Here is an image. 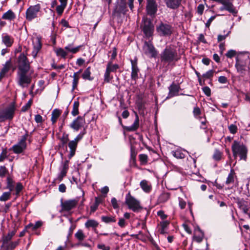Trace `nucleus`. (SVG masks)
Segmentation results:
<instances>
[{
    "label": "nucleus",
    "mask_w": 250,
    "mask_h": 250,
    "mask_svg": "<svg viewBox=\"0 0 250 250\" xmlns=\"http://www.w3.org/2000/svg\"><path fill=\"white\" fill-rule=\"evenodd\" d=\"M30 63L24 54L18 58V83L22 87H27L31 82V76L26 74L30 70Z\"/></svg>",
    "instance_id": "obj_1"
},
{
    "label": "nucleus",
    "mask_w": 250,
    "mask_h": 250,
    "mask_svg": "<svg viewBox=\"0 0 250 250\" xmlns=\"http://www.w3.org/2000/svg\"><path fill=\"white\" fill-rule=\"evenodd\" d=\"M160 57L161 62L164 65L174 63L180 59L176 50L170 47H167L161 52Z\"/></svg>",
    "instance_id": "obj_2"
},
{
    "label": "nucleus",
    "mask_w": 250,
    "mask_h": 250,
    "mask_svg": "<svg viewBox=\"0 0 250 250\" xmlns=\"http://www.w3.org/2000/svg\"><path fill=\"white\" fill-rule=\"evenodd\" d=\"M125 203L129 209L135 212L139 211L142 208L140 201L132 196L130 192L125 195Z\"/></svg>",
    "instance_id": "obj_3"
},
{
    "label": "nucleus",
    "mask_w": 250,
    "mask_h": 250,
    "mask_svg": "<svg viewBox=\"0 0 250 250\" xmlns=\"http://www.w3.org/2000/svg\"><path fill=\"white\" fill-rule=\"evenodd\" d=\"M157 33L160 36L168 37L173 32V27L171 24L167 22L161 21L156 26Z\"/></svg>",
    "instance_id": "obj_4"
},
{
    "label": "nucleus",
    "mask_w": 250,
    "mask_h": 250,
    "mask_svg": "<svg viewBox=\"0 0 250 250\" xmlns=\"http://www.w3.org/2000/svg\"><path fill=\"white\" fill-rule=\"evenodd\" d=\"M15 110L14 103H12L5 109L0 110V123L7 120H12L14 117Z\"/></svg>",
    "instance_id": "obj_5"
},
{
    "label": "nucleus",
    "mask_w": 250,
    "mask_h": 250,
    "mask_svg": "<svg viewBox=\"0 0 250 250\" xmlns=\"http://www.w3.org/2000/svg\"><path fill=\"white\" fill-rule=\"evenodd\" d=\"M249 57L247 54H240L236 57L235 66L238 73L244 74L246 70L247 63L246 61Z\"/></svg>",
    "instance_id": "obj_6"
},
{
    "label": "nucleus",
    "mask_w": 250,
    "mask_h": 250,
    "mask_svg": "<svg viewBox=\"0 0 250 250\" xmlns=\"http://www.w3.org/2000/svg\"><path fill=\"white\" fill-rule=\"evenodd\" d=\"M231 148L234 156H247L248 149L246 146L242 143L234 141Z\"/></svg>",
    "instance_id": "obj_7"
},
{
    "label": "nucleus",
    "mask_w": 250,
    "mask_h": 250,
    "mask_svg": "<svg viewBox=\"0 0 250 250\" xmlns=\"http://www.w3.org/2000/svg\"><path fill=\"white\" fill-rule=\"evenodd\" d=\"M78 198L62 201L61 206L62 212H69L71 210L75 208L78 204Z\"/></svg>",
    "instance_id": "obj_8"
},
{
    "label": "nucleus",
    "mask_w": 250,
    "mask_h": 250,
    "mask_svg": "<svg viewBox=\"0 0 250 250\" xmlns=\"http://www.w3.org/2000/svg\"><path fill=\"white\" fill-rule=\"evenodd\" d=\"M143 31L147 39L152 36L154 31V26L151 21L145 18L143 19Z\"/></svg>",
    "instance_id": "obj_9"
},
{
    "label": "nucleus",
    "mask_w": 250,
    "mask_h": 250,
    "mask_svg": "<svg viewBox=\"0 0 250 250\" xmlns=\"http://www.w3.org/2000/svg\"><path fill=\"white\" fill-rule=\"evenodd\" d=\"M143 49L144 53L149 57L155 58L157 55V51L150 40L145 42Z\"/></svg>",
    "instance_id": "obj_10"
},
{
    "label": "nucleus",
    "mask_w": 250,
    "mask_h": 250,
    "mask_svg": "<svg viewBox=\"0 0 250 250\" xmlns=\"http://www.w3.org/2000/svg\"><path fill=\"white\" fill-rule=\"evenodd\" d=\"M158 7L156 0H146V12L148 16L154 17L158 11Z\"/></svg>",
    "instance_id": "obj_11"
},
{
    "label": "nucleus",
    "mask_w": 250,
    "mask_h": 250,
    "mask_svg": "<svg viewBox=\"0 0 250 250\" xmlns=\"http://www.w3.org/2000/svg\"><path fill=\"white\" fill-rule=\"evenodd\" d=\"M41 9V6L40 4H37L35 5L30 6L26 10V18L29 21H31L33 19L37 17V14Z\"/></svg>",
    "instance_id": "obj_12"
},
{
    "label": "nucleus",
    "mask_w": 250,
    "mask_h": 250,
    "mask_svg": "<svg viewBox=\"0 0 250 250\" xmlns=\"http://www.w3.org/2000/svg\"><path fill=\"white\" fill-rule=\"evenodd\" d=\"M71 157H68V159H65L62 160L61 166L60 168V172L58 176V180L61 182L63 178L66 176L67 171L69 169V164Z\"/></svg>",
    "instance_id": "obj_13"
},
{
    "label": "nucleus",
    "mask_w": 250,
    "mask_h": 250,
    "mask_svg": "<svg viewBox=\"0 0 250 250\" xmlns=\"http://www.w3.org/2000/svg\"><path fill=\"white\" fill-rule=\"evenodd\" d=\"M28 135L26 134L21 137V140L18 143L13 146V150L15 153L22 152L26 147V141L27 140Z\"/></svg>",
    "instance_id": "obj_14"
},
{
    "label": "nucleus",
    "mask_w": 250,
    "mask_h": 250,
    "mask_svg": "<svg viewBox=\"0 0 250 250\" xmlns=\"http://www.w3.org/2000/svg\"><path fill=\"white\" fill-rule=\"evenodd\" d=\"M85 124V119L81 116H78L70 125V127L75 131H78L80 128L84 126Z\"/></svg>",
    "instance_id": "obj_15"
},
{
    "label": "nucleus",
    "mask_w": 250,
    "mask_h": 250,
    "mask_svg": "<svg viewBox=\"0 0 250 250\" xmlns=\"http://www.w3.org/2000/svg\"><path fill=\"white\" fill-rule=\"evenodd\" d=\"M43 222L42 221H37L35 224L31 223H29L26 226V228L28 229H31V231L33 232V234L36 235H41V230L39 229L42 226Z\"/></svg>",
    "instance_id": "obj_16"
},
{
    "label": "nucleus",
    "mask_w": 250,
    "mask_h": 250,
    "mask_svg": "<svg viewBox=\"0 0 250 250\" xmlns=\"http://www.w3.org/2000/svg\"><path fill=\"white\" fill-rule=\"evenodd\" d=\"M126 11L127 7L125 0H118L114 9V12L125 14Z\"/></svg>",
    "instance_id": "obj_17"
},
{
    "label": "nucleus",
    "mask_w": 250,
    "mask_h": 250,
    "mask_svg": "<svg viewBox=\"0 0 250 250\" xmlns=\"http://www.w3.org/2000/svg\"><path fill=\"white\" fill-rule=\"evenodd\" d=\"M182 0H164V2L167 8L175 10L178 9L182 4Z\"/></svg>",
    "instance_id": "obj_18"
},
{
    "label": "nucleus",
    "mask_w": 250,
    "mask_h": 250,
    "mask_svg": "<svg viewBox=\"0 0 250 250\" xmlns=\"http://www.w3.org/2000/svg\"><path fill=\"white\" fill-rule=\"evenodd\" d=\"M180 89V87L178 84L172 83L169 87V93L166 99L171 98L174 96H177Z\"/></svg>",
    "instance_id": "obj_19"
},
{
    "label": "nucleus",
    "mask_w": 250,
    "mask_h": 250,
    "mask_svg": "<svg viewBox=\"0 0 250 250\" xmlns=\"http://www.w3.org/2000/svg\"><path fill=\"white\" fill-rule=\"evenodd\" d=\"M131 78L132 80L136 81L138 78V73L139 69L137 66V62L136 60H131Z\"/></svg>",
    "instance_id": "obj_20"
},
{
    "label": "nucleus",
    "mask_w": 250,
    "mask_h": 250,
    "mask_svg": "<svg viewBox=\"0 0 250 250\" xmlns=\"http://www.w3.org/2000/svg\"><path fill=\"white\" fill-rule=\"evenodd\" d=\"M33 50L32 52V56L35 58L42 48V43L40 39L37 38L35 40L33 41Z\"/></svg>",
    "instance_id": "obj_21"
},
{
    "label": "nucleus",
    "mask_w": 250,
    "mask_h": 250,
    "mask_svg": "<svg viewBox=\"0 0 250 250\" xmlns=\"http://www.w3.org/2000/svg\"><path fill=\"white\" fill-rule=\"evenodd\" d=\"M239 208L241 209L244 213L249 214V210L250 208V203L244 200H241L237 202Z\"/></svg>",
    "instance_id": "obj_22"
},
{
    "label": "nucleus",
    "mask_w": 250,
    "mask_h": 250,
    "mask_svg": "<svg viewBox=\"0 0 250 250\" xmlns=\"http://www.w3.org/2000/svg\"><path fill=\"white\" fill-rule=\"evenodd\" d=\"M139 126V119L137 114L136 113L135 120L133 124L130 126H124V128L127 131H134L138 129Z\"/></svg>",
    "instance_id": "obj_23"
},
{
    "label": "nucleus",
    "mask_w": 250,
    "mask_h": 250,
    "mask_svg": "<svg viewBox=\"0 0 250 250\" xmlns=\"http://www.w3.org/2000/svg\"><path fill=\"white\" fill-rule=\"evenodd\" d=\"M140 186L143 190L146 193H149L152 190L151 184L146 180L141 181Z\"/></svg>",
    "instance_id": "obj_24"
},
{
    "label": "nucleus",
    "mask_w": 250,
    "mask_h": 250,
    "mask_svg": "<svg viewBox=\"0 0 250 250\" xmlns=\"http://www.w3.org/2000/svg\"><path fill=\"white\" fill-rule=\"evenodd\" d=\"M99 225V222L96 220L94 219H88L85 222L84 226L85 228L88 229L91 228L92 229L95 230L96 228H97Z\"/></svg>",
    "instance_id": "obj_25"
},
{
    "label": "nucleus",
    "mask_w": 250,
    "mask_h": 250,
    "mask_svg": "<svg viewBox=\"0 0 250 250\" xmlns=\"http://www.w3.org/2000/svg\"><path fill=\"white\" fill-rule=\"evenodd\" d=\"M169 225V222L164 220L161 222L159 225V231L161 234H164L167 233V228Z\"/></svg>",
    "instance_id": "obj_26"
},
{
    "label": "nucleus",
    "mask_w": 250,
    "mask_h": 250,
    "mask_svg": "<svg viewBox=\"0 0 250 250\" xmlns=\"http://www.w3.org/2000/svg\"><path fill=\"white\" fill-rule=\"evenodd\" d=\"M236 177L234 170L231 169L226 181V184L229 185V184H234Z\"/></svg>",
    "instance_id": "obj_27"
},
{
    "label": "nucleus",
    "mask_w": 250,
    "mask_h": 250,
    "mask_svg": "<svg viewBox=\"0 0 250 250\" xmlns=\"http://www.w3.org/2000/svg\"><path fill=\"white\" fill-rule=\"evenodd\" d=\"M170 197V194L168 192H164L162 193L158 198L159 203H164L167 202Z\"/></svg>",
    "instance_id": "obj_28"
},
{
    "label": "nucleus",
    "mask_w": 250,
    "mask_h": 250,
    "mask_svg": "<svg viewBox=\"0 0 250 250\" xmlns=\"http://www.w3.org/2000/svg\"><path fill=\"white\" fill-rule=\"evenodd\" d=\"M15 182L10 176H8L6 179V188L9 190V191L12 192L15 188Z\"/></svg>",
    "instance_id": "obj_29"
},
{
    "label": "nucleus",
    "mask_w": 250,
    "mask_h": 250,
    "mask_svg": "<svg viewBox=\"0 0 250 250\" xmlns=\"http://www.w3.org/2000/svg\"><path fill=\"white\" fill-rule=\"evenodd\" d=\"M2 42L7 46L10 47L12 45L13 41L11 37L6 34H3L2 35Z\"/></svg>",
    "instance_id": "obj_30"
},
{
    "label": "nucleus",
    "mask_w": 250,
    "mask_h": 250,
    "mask_svg": "<svg viewBox=\"0 0 250 250\" xmlns=\"http://www.w3.org/2000/svg\"><path fill=\"white\" fill-rule=\"evenodd\" d=\"M101 220L106 224L115 223L116 222V216L115 215L102 216L101 217Z\"/></svg>",
    "instance_id": "obj_31"
},
{
    "label": "nucleus",
    "mask_w": 250,
    "mask_h": 250,
    "mask_svg": "<svg viewBox=\"0 0 250 250\" xmlns=\"http://www.w3.org/2000/svg\"><path fill=\"white\" fill-rule=\"evenodd\" d=\"M172 154L173 156L176 157V156H186L187 155H190L189 154L188 152L187 151L182 149L181 148H178L175 151H172Z\"/></svg>",
    "instance_id": "obj_32"
},
{
    "label": "nucleus",
    "mask_w": 250,
    "mask_h": 250,
    "mask_svg": "<svg viewBox=\"0 0 250 250\" xmlns=\"http://www.w3.org/2000/svg\"><path fill=\"white\" fill-rule=\"evenodd\" d=\"M78 143L76 141H71L68 143V146L70 148V156H73L75 154L76 148L77 146Z\"/></svg>",
    "instance_id": "obj_33"
},
{
    "label": "nucleus",
    "mask_w": 250,
    "mask_h": 250,
    "mask_svg": "<svg viewBox=\"0 0 250 250\" xmlns=\"http://www.w3.org/2000/svg\"><path fill=\"white\" fill-rule=\"evenodd\" d=\"M73 46V43H71V44H69L65 47L64 49L65 50H66L68 52H70L73 54H75L79 51V50L81 47V45L77 46L75 47H74Z\"/></svg>",
    "instance_id": "obj_34"
},
{
    "label": "nucleus",
    "mask_w": 250,
    "mask_h": 250,
    "mask_svg": "<svg viewBox=\"0 0 250 250\" xmlns=\"http://www.w3.org/2000/svg\"><path fill=\"white\" fill-rule=\"evenodd\" d=\"M16 230H14L10 232H9L8 234L3 238V245H5L8 242H9L15 235Z\"/></svg>",
    "instance_id": "obj_35"
},
{
    "label": "nucleus",
    "mask_w": 250,
    "mask_h": 250,
    "mask_svg": "<svg viewBox=\"0 0 250 250\" xmlns=\"http://www.w3.org/2000/svg\"><path fill=\"white\" fill-rule=\"evenodd\" d=\"M20 243V240H18L16 241L10 242L7 243L5 245L3 246L6 248L7 250H12L16 248Z\"/></svg>",
    "instance_id": "obj_36"
},
{
    "label": "nucleus",
    "mask_w": 250,
    "mask_h": 250,
    "mask_svg": "<svg viewBox=\"0 0 250 250\" xmlns=\"http://www.w3.org/2000/svg\"><path fill=\"white\" fill-rule=\"evenodd\" d=\"M119 65L117 64H113L111 62H108L106 65V71L111 73L116 71L119 68Z\"/></svg>",
    "instance_id": "obj_37"
},
{
    "label": "nucleus",
    "mask_w": 250,
    "mask_h": 250,
    "mask_svg": "<svg viewBox=\"0 0 250 250\" xmlns=\"http://www.w3.org/2000/svg\"><path fill=\"white\" fill-rule=\"evenodd\" d=\"M23 189V186L21 183L18 182L16 184L15 188V192L13 193V195H15L16 197H18L20 196V192Z\"/></svg>",
    "instance_id": "obj_38"
},
{
    "label": "nucleus",
    "mask_w": 250,
    "mask_h": 250,
    "mask_svg": "<svg viewBox=\"0 0 250 250\" xmlns=\"http://www.w3.org/2000/svg\"><path fill=\"white\" fill-rule=\"evenodd\" d=\"M60 114L61 111L60 110L58 109H55L52 111L51 114L52 116L51 120L53 124H55L57 120L60 115Z\"/></svg>",
    "instance_id": "obj_39"
},
{
    "label": "nucleus",
    "mask_w": 250,
    "mask_h": 250,
    "mask_svg": "<svg viewBox=\"0 0 250 250\" xmlns=\"http://www.w3.org/2000/svg\"><path fill=\"white\" fill-rule=\"evenodd\" d=\"M15 17L14 13L11 10L5 12L2 17L3 19L11 20Z\"/></svg>",
    "instance_id": "obj_40"
},
{
    "label": "nucleus",
    "mask_w": 250,
    "mask_h": 250,
    "mask_svg": "<svg viewBox=\"0 0 250 250\" xmlns=\"http://www.w3.org/2000/svg\"><path fill=\"white\" fill-rule=\"evenodd\" d=\"M79 102L76 101L74 102L73 105V109L71 114L73 116H76L79 114Z\"/></svg>",
    "instance_id": "obj_41"
},
{
    "label": "nucleus",
    "mask_w": 250,
    "mask_h": 250,
    "mask_svg": "<svg viewBox=\"0 0 250 250\" xmlns=\"http://www.w3.org/2000/svg\"><path fill=\"white\" fill-rule=\"evenodd\" d=\"M75 238L80 241H83L85 238L83 230L82 229H79L75 234Z\"/></svg>",
    "instance_id": "obj_42"
},
{
    "label": "nucleus",
    "mask_w": 250,
    "mask_h": 250,
    "mask_svg": "<svg viewBox=\"0 0 250 250\" xmlns=\"http://www.w3.org/2000/svg\"><path fill=\"white\" fill-rule=\"evenodd\" d=\"M90 67H87L84 71L82 75V77L83 79L92 80L93 79L91 78L90 75Z\"/></svg>",
    "instance_id": "obj_43"
},
{
    "label": "nucleus",
    "mask_w": 250,
    "mask_h": 250,
    "mask_svg": "<svg viewBox=\"0 0 250 250\" xmlns=\"http://www.w3.org/2000/svg\"><path fill=\"white\" fill-rule=\"evenodd\" d=\"M12 192L10 191L4 192L2 193L1 196H0V201L5 202L11 197Z\"/></svg>",
    "instance_id": "obj_44"
},
{
    "label": "nucleus",
    "mask_w": 250,
    "mask_h": 250,
    "mask_svg": "<svg viewBox=\"0 0 250 250\" xmlns=\"http://www.w3.org/2000/svg\"><path fill=\"white\" fill-rule=\"evenodd\" d=\"M214 73V71L213 70H209L208 71H207L206 73L202 75V77L205 79H210V82L209 83V84H211V81H212L211 78L213 76Z\"/></svg>",
    "instance_id": "obj_45"
},
{
    "label": "nucleus",
    "mask_w": 250,
    "mask_h": 250,
    "mask_svg": "<svg viewBox=\"0 0 250 250\" xmlns=\"http://www.w3.org/2000/svg\"><path fill=\"white\" fill-rule=\"evenodd\" d=\"M182 227L184 230L188 234L192 233V229L191 228V223L188 222H186L183 224Z\"/></svg>",
    "instance_id": "obj_46"
},
{
    "label": "nucleus",
    "mask_w": 250,
    "mask_h": 250,
    "mask_svg": "<svg viewBox=\"0 0 250 250\" xmlns=\"http://www.w3.org/2000/svg\"><path fill=\"white\" fill-rule=\"evenodd\" d=\"M57 56H61L63 58H65L67 55V53L62 48H60L56 51Z\"/></svg>",
    "instance_id": "obj_47"
},
{
    "label": "nucleus",
    "mask_w": 250,
    "mask_h": 250,
    "mask_svg": "<svg viewBox=\"0 0 250 250\" xmlns=\"http://www.w3.org/2000/svg\"><path fill=\"white\" fill-rule=\"evenodd\" d=\"M95 203L90 206V213H94L98 208L99 202L98 201V198H96Z\"/></svg>",
    "instance_id": "obj_48"
},
{
    "label": "nucleus",
    "mask_w": 250,
    "mask_h": 250,
    "mask_svg": "<svg viewBox=\"0 0 250 250\" xmlns=\"http://www.w3.org/2000/svg\"><path fill=\"white\" fill-rule=\"evenodd\" d=\"M8 173V170L7 169L5 166L0 167V177H4L7 173Z\"/></svg>",
    "instance_id": "obj_49"
},
{
    "label": "nucleus",
    "mask_w": 250,
    "mask_h": 250,
    "mask_svg": "<svg viewBox=\"0 0 250 250\" xmlns=\"http://www.w3.org/2000/svg\"><path fill=\"white\" fill-rule=\"evenodd\" d=\"M111 203L114 209H116L119 208L118 201L115 197H113L111 199Z\"/></svg>",
    "instance_id": "obj_50"
},
{
    "label": "nucleus",
    "mask_w": 250,
    "mask_h": 250,
    "mask_svg": "<svg viewBox=\"0 0 250 250\" xmlns=\"http://www.w3.org/2000/svg\"><path fill=\"white\" fill-rule=\"evenodd\" d=\"M73 80L72 82V91H73L76 87H77L79 80V77H75V76H73Z\"/></svg>",
    "instance_id": "obj_51"
},
{
    "label": "nucleus",
    "mask_w": 250,
    "mask_h": 250,
    "mask_svg": "<svg viewBox=\"0 0 250 250\" xmlns=\"http://www.w3.org/2000/svg\"><path fill=\"white\" fill-rule=\"evenodd\" d=\"M178 201L180 208L181 209H184L186 208L187 204L186 201H185L182 198L180 197L178 198Z\"/></svg>",
    "instance_id": "obj_52"
},
{
    "label": "nucleus",
    "mask_w": 250,
    "mask_h": 250,
    "mask_svg": "<svg viewBox=\"0 0 250 250\" xmlns=\"http://www.w3.org/2000/svg\"><path fill=\"white\" fill-rule=\"evenodd\" d=\"M157 215L161 218V219L164 221L167 217V215L165 213V212L162 210H159L157 213Z\"/></svg>",
    "instance_id": "obj_53"
},
{
    "label": "nucleus",
    "mask_w": 250,
    "mask_h": 250,
    "mask_svg": "<svg viewBox=\"0 0 250 250\" xmlns=\"http://www.w3.org/2000/svg\"><path fill=\"white\" fill-rule=\"evenodd\" d=\"M65 5L61 4L60 5H58L56 7V11L58 13V15H61L63 13L64 8L65 7Z\"/></svg>",
    "instance_id": "obj_54"
},
{
    "label": "nucleus",
    "mask_w": 250,
    "mask_h": 250,
    "mask_svg": "<svg viewBox=\"0 0 250 250\" xmlns=\"http://www.w3.org/2000/svg\"><path fill=\"white\" fill-rule=\"evenodd\" d=\"M110 72L105 70L104 74V81L106 83H109L112 78V77L110 76Z\"/></svg>",
    "instance_id": "obj_55"
},
{
    "label": "nucleus",
    "mask_w": 250,
    "mask_h": 250,
    "mask_svg": "<svg viewBox=\"0 0 250 250\" xmlns=\"http://www.w3.org/2000/svg\"><path fill=\"white\" fill-rule=\"evenodd\" d=\"M118 225L121 228H125L127 224V222L125 221V219L123 218H121L119 220Z\"/></svg>",
    "instance_id": "obj_56"
},
{
    "label": "nucleus",
    "mask_w": 250,
    "mask_h": 250,
    "mask_svg": "<svg viewBox=\"0 0 250 250\" xmlns=\"http://www.w3.org/2000/svg\"><path fill=\"white\" fill-rule=\"evenodd\" d=\"M204 235L202 232H200V234L197 235L196 234H194L193 237L194 239L197 242H201L203 239Z\"/></svg>",
    "instance_id": "obj_57"
},
{
    "label": "nucleus",
    "mask_w": 250,
    "mask_h": 250,
    "mask_svg": "<svg viewBox=\"0 0 250 250\" xmlns=\"http://www.w3.org/2000/svg\"><path fill=\"white\" fill-rule=\"evenodd\" d=\"M32 100H29L28 103L24 106H23L21 108V111L25 112L27 111L31 106L32 104Z\"/></svg>",
    "instance_id": "obj_58"
},
{
    "label": "nucleus",
    "mask_w": 250,
    "mask_h": 250,
    "mask_svg": "<svg viewBox=\"0 0 250 250\" xmlns=\"http://www.w3.org/2000/svg\"><path fill=\"white\" fill-rule=\"evenodd\" d=\"M229 129L232 134H235L237 132V127L236 125L231 124L229 126Z\"/></svg>",
    "instance_id": "obj_59"
},
{
    "label": "nucleus",
    "mask_w": 250,
    "mask_h": 250,
    "mask_svg": "<svg viewBox=\"0 0 250 250\" xmlns=\"http://www.w3.org/2000/svg\"><path fill=\"white\" fill-rule=\"evenodd\" d=\"M236 51L234 50H229L226 53V55L228 58H231L236 55Z\"/></svg>",
    "instance_id": "obj_60"
},
{
    "label": "nucleus",
    "mask_w": 250,
    "mask_h": 250,
    "mask_svg": "<svg viewBox=\"0 0 250 250\" xmlns=\"http://www.w3.org/2000/svg\"><path fill=\"white\" fill-rule=\"evenodd\" d=\"M85 134V130L83 129V131L81 132L78 135L76 136L74 141H76V142H78L80 140L82 139L83 136Z\"/></svg>",
    "instance_id": "obj_61"
},
{
    "label": "nucleus",
    "mask_w": 250,
    "mask_h": 250,
    "mask_svg": "<svg viewBox=\"0 0 250 250\" xmlns=\"http://www.w3.org/2000/svg\"><path fill=\"white\" fill-rule=\"evenodd\" d=\"M203 91L208 96L211 95V90L208 86H205L202 88Z\"/></svg>",
    "instance_id": "obj_62"
},
{
    "label": "nucleus",
    "mask_w": 250,
    "mask_h": 250,
    "mask_svg": "<svg viewBox=\"0 0 250 250\" xmlns=\"http://www.w3.org/2000/svg\"><path fill=\"white\" fill-rule=\"evenodd\" d=\"M97 248L99 249L102 250H110V247L108 246H105L104 244H101L97 245Z\"/></svg>",
    "instance_id": "obj_63"
},
{
    "label": "nucleus",
    "mask_w": 250,
    "mask_h": 250,
    "mask_svg": "<svg viewBox=\"0 0 250 250\" xmlns=\"http://www.w3.org/2000/svg\"><path fill=\"white\" fill-rule=\"evenodd\" d=\"M218 82L220 83L225 84L227 83L228 80L225 76H220L218 78Z\"/></svg>",
    "instance_id": "obj_64"
}]
</instances>
